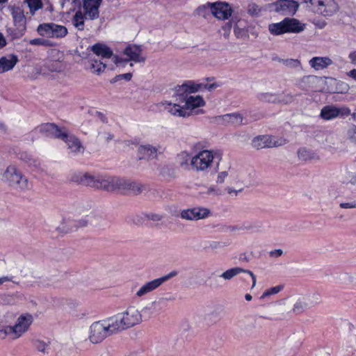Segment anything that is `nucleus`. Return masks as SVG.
Wrapping results in <instances>:
<instances>
[{"instance_id":"nucleus-1","label":"nucleus","mask_w":356,"mask_h":356,"mask_svg":"<svg viewBox=\"0 0 356 356\" xmlns=\"http://www.w3.org/2000/svg\"><path fill=\"white\" fill-rule=\"evenodd\" d=\"M2 181L9 187L24 191L31 189V184L29 179L15 164L8 165L3 173Z\"/></svg>"},{"instance_id":"nucleus-2","label":"nucleus","mask_w":356,"mask_h":356,"mask_svg":"<svg viewBox=\"0 0 356 356\" xmlns=\"http://www.w3.org/2000/svg\"><path fill=\"white\" fill-rule=\"evenodd\" d=\"M291 312L295 315H300L321 302V295L317 292L297 294L291 297Z\"/></svg>"},{"instance_id":"nucleus-3","label":"nucleus","mask_w":356,"mask_h":356,"mask_svg":"<svg viewBox=\"0 0 356 356\" xmlns=\"http://www.w3.org/2000/svg\"><path fill=\"white\" fill-rule=\"evenodd\" d=\"M102 220V217L92 212H88L85 218L74 215L73 217L63 218L62 227L63 232H69L76 230L78 228L86 227L89 223L92 225L99 224Z\"/></svg>"},{"instance_id":"nucleus-4","label":"nucleus","mask_w":356,"mask_h":356,"mask_svg":"<svg viewBox=\"0 0 356 356\" xmlns=\"http://www.w3.org/2000/svg\"><path fill=\"white\" fill-rule=\"evenodd\" d=\"M306 29V24L296 18L286 17L278 23L270 24L268 30L272 35H278L284 33H300Z\"/></svg>"},{"instance_id":"nucleus-5","label":"nucleus","mask_w":356,"mask_h":356,"mask_svg":"<svg viewBox=\"0 0 356 356\" xmlns=\"http://www.w3.org/2000/svg\"><path fill=\"white\" fill-rule=\"evenodd\" d=\"M8 8L13 18L14 28H8L7 31L13 38H19L26 30V18L24 10L17 6H9Z\"/></svg>"},{"instance_id":"nucleus-6","label":"nucleus","mask_w":356,"mask_h":356,"mask_svg":"<svg viewBox=\"0 0 356 356\" xmlns=\"http://www.w3.org/2000/svg\"><path fill=\"white\" fill-rule=\"evenodd\" d=\"M123 53L128 58H122L118 56L113 57V62L117 67H124L126 64L129 63V61H134L135 63L145 62V58L141 56L142 49L138 46L129 45L124 49Z\"/></svg>"},{"instance_id":"nucleus-7","label":"nucleus","mask_w":356,"mask_h":356,"mask_svg":"<svg viewBox=\"0 0 356 356\" xmlns=\"http://www.w3.org/2000/svg\"><path fill=\"white\" fill-rule=\"evenodd\" d=\"M213 159L212 151L202 150L191 159V165L197 172H204L211 168Z\"/></svg>"},{"instance_id":"nucleus-8","label":"nucleus","mask_w":356,"mask_h":356,"mask_svg":"<svg viewBox=\"0 0 356 356\" xmlns=\"http://www.w3.org/2000/svg\"><path fill=\"white\" fill-rule=\"evenodd\" d=\"M38 34L42 37L52 38H63L67 34V29L63 25L53 22L43 23L37 28Z\"/></svg>"},{"instance_id":"nucleus-9","label":"nucleus","mask_w":356,"mask_h":356,"mask_svg":"<svg viewBox=\"0 0 356 356\" xmlns=\"http://www.w3.org/2000/svg\"><path fill=\"white\" fill-rule=\"evenodd\" d=\"M286 143V139L282 138H275L270 135L257 136L252 141V147L257 149L280 147Z\"/></svg>"},{"instance_id":"nucleus-10","label":"nucleus","mask_w":356,"mask_h":356,"mask_svg":"<svg viewBox=\"0 0 356 356\" xmlns=\"http://www.w3.org/2000/svg\"><path fill=\"white\" fill-rule=\"evenodd\" d=\"M109 336L104 320L96 321L90 325L89 339L92 343H100Z\"/></svg>"},{"instance_id":"nucleus-11","label":"nucleus","mask_w":356,"mask_h":356,"mask_svg":"<svg viewBox=\"0 0 356 356\" xmlns=\"http://www.w3.org/2000/svg\"><path fill=\"white\" fill-rule=\"evenodd\" d=\"M177 271L173 270L161 277L155 279L143 284L136 292V295L138 297H142L161 286L165 282L169 280L170 278L177 276Z\"/></svg>"},{"instance_id":"nucleus-12","label":"nucleus","mask_w":356,"mask_h":356,"mask_svg":"<svg viewBox=\"0 0 356 356\" xmlns=\"http://www.w3.org/2000/svg\"><path fill=\"white\" fill-rule=\"evenodd\" d=\"M209 209L202 207H196L180 211L179 216L181 219L193 221L204 219L211 216Z\"/></svg>"},{"instance_id":"nucleus-13","label":"nucleus","mask_w":356,"mask_h":356,"mask_svg":"<svg viewBox=\"0 0 356 356\" xmlns=\"http://www.w3.org/2000/svg\"><path fill=\"white\" fill-rule=\"evenodd\" d=\"M202 85L195 84L193 81H188L181 86H177L175 89V96L179 102H185L191 94L197 92Z\"/></svg>"},{"instance_id":"nucleus-14","label":"nucleus","mask_w":356,"mask_h":356,"mask_svg":"<svg viewBox=\"0 0 356 356\" xmlns=\"http://www.w3.org/2000/svg\"><path fill=\"white\" fill-rule=\"evenodd\" d=\"M118 314L125 330L138 324L142 321L140 312L133 307H129L126 312Z\"/></svg>"},{"instance_id":"nucleus-15","label":"nucleus","mask_w":356,"mask_h":356,"mask_svg":"<svg viewBox=\"0 0 356 356\" xmlns=\"http://www.w3.org/2000/svg\"><path fill=\"white\" fill-rule=\"evenodd\" d=\"M350 110L347 107H337L335 106H325L321 111L320 116L325 120H330L337 117L348 116Z\"/></svg>"},{"instance_id":"nucleus-16","label":"nucleus","mask_w":356,"mask_h":356,"mask_svg":"<svg viewBox=\"0 0 356 356\" xmlns=\"http://www.w3.org/2000/svg\"><path fill=\"white\" fill-rule=\"evenodd\" d=\"M39 131L48 137L64 139L67 136V129L59 127L54 123H45L39 127Z\"/></svg>"},{"instance_id":"nucleus-17","label":"nucleus","mask_w":356,"mask_h":356,"mask_svg":"<svg viewBox=\"0 0 356 356\" xmlns=\"http://www.w3.org/2000/svg\"><path fill=\"white\" fill-rule=\"evenodd\" d=\"M82 5L79 8L86 15L89 17L90 20H95L99 17V6L102 0H81Z\"/></svg>"},{"instance_id":"nucleus-18","label":"nucleus","mask_w":356,"mask_h":356,"mask_svg":"<svg viewBox=\"0 0 356 356\" xmlns=\"http://www.w3.org/2000/svg\"><path fill=\"white\" fill-rule=\"evenodd\" d=\"M33 321V317L29 313L22 314L17 318L13 327L18 339L29 330Z\"/></svg>"},{"instance_id":"nucleus-19","label":"nucleus","mask_w":356,"mask_h":356,"mask_svg":"<svg viewBox=\"0 0 356 356\" xmlns=\"http://www.w3.org/2000/svg\"><path fill=\"white\" fill-rule=\"evenodd\" d=\"M210 6L211 13L218 19H227L232 15V8L227 3L216 1L211 3Z\"/></svg>"},{"instance_id":"nucleus-20","label":"nucleus","mask_w":356,"mask_h":356,"mask_svg":"<svg viewBox=\"0 0 356 356\" xmlns=\"http://www.w3.org/2000/svg\"><path fill=\"white\" fill-rule=\"evenodd\" d=\"M123 178L102 176L99 188L106 191H121Z\"/></svg>"},{"instance_id":"nucleus-21","label":"nucleus","mask_w":356,"mask_h":356,"mask_svg":"<svg viewBox=\"0 0 356 356\" xmlns=\"http://www.w3.org/2000/svg\"><path fill=\"white\" fill-rule=\"evenodd\" d=\"M101 177H95L89 173H79L73 175L72 180L84 186L99 188Z\"/></svg>"},{"instance_id":"nucleus-22","label":"nucleus","mask_w":356,"mask_h":356,"mask_svg":"<svg viewBox=\"0 0 356 356\" xmlns=\"http://www.w3.org/2000/svg\"><path fill=\"white\" fill-rule=\"evenodd\" d=\"M215 119L216 122L222 124L241 125L243 124V118L238 113H233L217 116Z\"/></svg>"},{"instance_id":"nucleus-23","label":"nucleus","mask_w":356,"mask_h":356,"mask_svg":"<svg viewBox=\"0 0 356 356\" xmlns=\"http://www.w3.org/2000/svg\"><path fill=\"white\" fill-rule=\"evenodd\" d=\"M299 4L296 1L291 0H281L276 5V10L277 12H282L285 15H293L298 8Z\"/></svg>"},{"instance_id":"nucleus-24","label":"nucleus","mask_w":356,"mask_h":356,"mask_svg":"<svg viewBox=\"0 0 356 356\" xmlns=\"http://www.w3.org/2000/svg\"><path fill=\"white\" fill-rule=\"evenodd\" d=\"M104 322L110 336L125 330L119 314L105 319Z\"/></svg>"},{"instance_id":"nucleus-25","label":"nucleus","mask_w":356,"mask_h":356,"mask_svg":"<svg viewBox=\"0 0 356 356\" xmlns=\"http://www.w3.org/2000/svg\"><path fill=\"white\" fill-rule=\"evenodd\" d=\"M241 273H247L248 274L250 275V276L251 277V278L252 280V288H254L256 284V277L253 274V273L249 270H245L240 267H234V268H229V269L227 270L226 271L222 273L220 275V277L225 280H230L234 277H235L236 275H238Z\"/></svg>"},{"instance_id":"nucleus-26","label":"nucleus","mask_w":356,"mask_h":356,"mask_svg":"<svg viewBox=\"0 0 356 356\" xmlns=\"http://www.w3.org/2000/svg\"><path fill=\"white\" fill-rule=\"evenodd\" d=\"M65 141L67 145L68 149L74 154L83 153L84 147L82 145L81 141L74 135L69 134L68 130L67 129V136L64 139H61Z\"/></svg>"},{"instance_id":"nucleus-27","label":"nucleus","mask_w":356,"mask_h":356,"mask_svg":"<svg viewBox=\"0 0 356 356\" xmlns=\"http://www.w3.org/2000/svg\"><path fill=\"white\" fill-rule=\"evenodd\" d=\"M144 186L140 183L123 178L121 192L138 195L143 192Z\"/></svg>"},{"instance_id":"nucleus-28","label":"nucleus","mask_w":356,"mask_h":356,"mask_svg":"<svg viewBox=\"0 0 356 356\" xmlns=\"http://www.w3.org/2000/svg\"><path fill=\"white\" fill-rule=\"evenodd\" d=\"M338 10V6L334 0L319 1L318 10L325 16H330Z\"/></svg>"},{"instance_id":"nucleus-29","label":"nucleus","mask_w":356,"mask_h":356,"mask_svg":"<svg viewBox=\"0 0 356 356\" xmlns=\"http://www.w3.org/2000/svg\"><path fill=\"white\" fill-rule=\"evenodd\" d=\"M17 157L21 161L27 164L29 167L33 168L34 170L42 171L40 161L27 152H21L18 153Z\"/></svg>"},{"instance_id":"nucleus-30","label":"nucleus","mask_w":356,"mask_h":356,"mask_svg":"<svg viewBox=\"0 0 356 356\" xmlns=\"http://www.w3.org/2000/svg\"><path fill=\"white\" fill-rule=\"evenodd\" d=\"M310 66L315 70H320L327 68L331 65L333 62L329 57H314L309 61Z\"/></svg>"},{"instance_id":"nucleus-31","label":"nucleus","mask_w":356,"mask_h":356,"mask_svg":"<svg viewBox=\"0 0 356 356\" xmlns=\"http://www.w3.org/2000/svg\"><path fill=\"white\" fill-rule=\"evenodd\" d=\"M184 108L187 111L190 112V115L192 114V111L199 107L204 106L205 102L200 95L189 96L188 99L184 102Z\"/></svg>"},{"instance_id":"nucleus-32","label":"nucleus","mask_w":356,"mask_h":356,"mask_svg":"<svg viewBox=\"0 0 356 356\" xmlns=\"http://www.w3.org/2000/svg\"><path fill=\"white\" fill-rule=\"evenodd\" d=\"M91 49L95 54L101 56L102 59L111 58L113 59V57L115 56L113 55L111 48L104 44H95L92 47Z\"/></svg>"},{"instance_id":"nucleus-33","label":"nucleus","mask_w":356,"mask_h":356,"mask_svg":"<svg viewBox=\"0 0 356 356\" xmlns=\"http://www.w3.org/2000/svg\"><path fill=\"white\" fill-rule=\"evenodd\" d=\"M17 62L18 58L15 55H10L8 57H1L0 58V74L12 70Z\"/></svg>"},{"instance_id":"nucleus-34","label":"nucleus","mask_w":356,"mask_h":356,"mask_svg":"<svg viewBox=\"0 0 356 356\" xmlns=\"http://www.w3.org/2000/svg\"><path fill=\"white\" fill-rule=\"evenodd\" d=\"M8 321L1 319L0 321V338L4 339L6 337L15 340L18 339L13 325H7Z\"/></svg>"},{"instance_id":"nucleus-35","label":"nucleus","mask_w":356,"mask_h":356,"mask_svg":"<svg viewBox=\"0 0 356 356\" xmlns=\"http://www.w3.org/2000/svg\"><path fill=\"white\" fill-rule=\"evenodd\" d=\"M343 182L356 185V161L346 166L343 172Z\"/></svg>"},{"instance_id":"nucleus-36","label":"nucleus","mask_w":356,"mask_h":356,"mask_svg":"<svg viewBox=\"0 0 356 356\" xmlns=\"http://www.w3.org/2000/svg\"><path fill=\"white\" fill-rule=\"evenodd\" d=\"M89 19V17L81 10H78L72 19L73 26L79 31H83L85 28V20Z\"/></svg>"},{"instance_id":"nucleus-37","label":"nucleus","mask_w":356,"mask_h":356,"mask_svg":"<svg viewBox=\"0 0 356 356\" xmlns=\"http://www.w3.org/2000/svg\"><path fill=\"white\" fill-rule=\"evenodd\" d=\"M138 152L142 155L140 159H153L156 157L157 149L150 145H140L138 147Z\"/></svg>"},{"instance_id":"nucleus-38","label":"nucleus","mask_w":356,"mask_h":356,"mask_svg":"<svg viewBox=\"0 0 356 356\" xmlns=\"http://www.w3.org/2000/svg\"><path fill=\"white\" fill-rule=\"evenodd\" d=\"M106 63L97 59H90L87 68L93 74H100L106 68Z\"/></svg>"},{"instance_id":"nucleus-39","label":"nucleus","mask_w":356,"mask_h":356,"mask_svg":"<svg viewBox=\"0 0 356 356\" xmlns=\"http://www.w3.org/2000/svg\"><path fill=\"white\" fill-rule=\"evenodd\" d=\"M165 109H167L169 113L174 115H177L179 117H186L190 115V112L186 110L184 106H180L177 104H172L169 103L168 106L165 107Z\"/></svg>"},{"instance_id":"nucleus-40","label":"nucleus","mask_w":356,"mask_h":356,"mask_svg":"<svg viewBox=\"0 0 356 356\" xmlns=\"http://www.w3.org/2000/svg\"><path fill=\"white\" fill-rule=\"evenodd\" d=\"M257 99L262 102L277 104L278 94L265 92L257 95Z\"/></svg>"},{"instance_id":"nucleus-41","label":"nucleus","mask_w":356,"mask_h":356,"mask_svg":"<svg viewBox=\"0 0 356 356\" xmlns=\"http://www.w3.org/2000/svg\"><path fill=\"white\" fill-rule=\"evenodd\" d=\"M24 3L28 5L29 13L33 16L35 12L42 8V2L41 0H24Z\"/></svg>"},{"instance_id":"nucleus-42","label":"nucleus","mask_w":356,"mask_h":356,"mask_svg":"<svg viewBox=\"0 0 356 356\" xmlns=\"http://www.w3.org/2000/svg\"><path fill=\"white\" fill-rule=\"evenodd\" d=\"M299 159L307 161L314 159L316 156V154L311 150L306 148H300L298 152Z\"/></svg>"},{"instance_id":"nucleus-43","label":"nucleus","mask_w":356,"mask_h":356,"mask_svg":"<svg viewBox=\"0 0 356 356\" xmlns=\"http://www.w3.org/2000/svg\"><path fill=\"white\" fill-rule=\"evenodd\" d=\"M247 11L251 16H258L261 12V8L254 2L248 3Z\"/></svg>"},{"instance_id":"nucleus-44","label":"nucleus","mask_w":356,"mask_h":356,"mask_svg":"<svg viewBox=\"0 0 356 356\" xmlns=\"http://www.w3.org/2000/svg\"><path fill=\"white\" fill-rule=\"evenodd\" d=\"M211 3H207L204 5L199 6L197 10V14L200 16H202L204 17H206V16L209 13V11H211Z\"/></svg>"},{"instance_id":"nucleus-45","label":"nucleus","mask_w":356,"mask_h":356,"mask_svg":"<svg viewBox=\"0 0 356 356\" xmlns=\"http://www.w3.org/2000/svg\"><path fill=\"white\" fill-rule=\"evenodd\" d=\"M3 303L6 305H13L17 299V294H4L0 297Z\"/></svg>"},{"instance_id":"nucleus-46","label":"nucleus","mask_w":356,"mask_h":356,"mask_svg":"<svg viewBox=\"0 0 356 356\" xmlns=\"http://www.w3.org/2000/svg\"><path fill=\"white\" fill-rule=\"evenodd\" d=\"M278 102L277 104H290L291 103L294 97L293 95L291 94H278Z\"/></svg>"},{"instance_id":"nucleus-47","label":"nucleus","mask_w":356,"mask_h":356,"mask_svg":"<svg viewBox=\"0 0 356 356\" xmlns=\"http://www.w3.org/2000/svg\"><path fill=\"white\" fill-rule=\"evenodd\" d=\"M282 288H283V286L281 285L271 287V288L266 290L263 293V294L261 296V298H264L270 295L277 294L282 289Z\"/></svg>"},{"instance_id":"nucleus-48","label":"nucleus","mask_w":356,"mask_h":356,"mask_svg":"<svg viewBox=\"0 0 356 356\" xmlns=\"http://www.w3.org/2000/svg\"><path fill=\"white\" fill-rule=\"evenodd\" d=\"M202 194L206 195H220L221 191L215 186H211L207 188L205 191L202 192Z\"/></svg>"},{"instance_id":"nucleus-49","label":"nucleus","mask_w":356,"mask_h":356,"mask_svg":"<svg viewBox=\"0 0 356 356\" xmlns=\"http://www.w3.org/2000/svg\"><path fill=\"white\" fill-rule=\"evenodd\" d=\"M132 76H133L132 73H131V72L119 74V75L115 76L113 79H112L110 81V82H111V83H115L117 81L122 80V79H124L127 81H130L132 78Z\"/></svg>"},{"instance_id":"nucleus-50","label":"nucleus","mask_w":356,"mask_h":356,"mask_svg":"<svg viewBox=\"0 0 356 356\" xmlns=\"http://www.w3.org/2000/svg\"><path fill=\"white\" fill-rule=\"evenodd\" d=\"M144 216L145 218L152 220L154 222H159L163 220V216L159 214V213H149L144 214Z\"/></svg>"},{"instance_id":"nucleus-51","label":"nucleus","mask_w":356,"mask_h":356,"mask_svg":"<svg viewBox=\"0 0 356 356\" xmlns=\"http://www.w3.org/2000/svg\"><path fill=\"white\" fill-rule=\"evenodd\" d=\"M234 34L238 38H243L247 36V31L241 28L238 24L234 26Z\"/></svg>"},{"instance_id":"nucleus-52","label":"nucleus","mask_w":356,"mask_h":356,"mask_svg":"<svg viewBox=\"0 0 356 356\" xmlns=\"http://www.w3.org/2000/svg\"><path fill=\"white\" fill-rule=\"evenodd\" d=\"M34 346L38 351L44 353L46 350V348L48 346V344L42 341L36 340L34 341Z\"/></svg>"},{"instance_id":"nucleus-53","label":"nucleus","mask_w":356,"mask_h":356,"mask_svg":"<svg viewBox=\"0 0 356 356\" xmlns=\"http://www.w3.org/2000/svg\"><path fill=\"white\" fill-rule=\"evenodd\" d=\"M178 159L180 161V165L184 166L188 163L190 156L186 152H182L178 155Z\"/></svg>"},{"instance_id":"nucleus-54","label":"nucleus","mask_w":356,"mask_h":356,"mask_svg":"<svg viewBox=\"0 0 356 356\" xmlns=\"http://www.w3.org/2000/svg\"><path fill=\"white\" fill-rule=\"evenodd\" d=\"M229 170H222L221 172H219L216 178V183L217 184H222L226 177L228 176L229 174Z\"/></svg>"},{"instance_id":"nucleus-55","label":"nucleus","mask_w":356,"mask_h":356,"mask_svg":"<svg viewBox=\"0 0 356 356\" xmlns=\"http://www.w3.org/2000/svg\"><path fill=\"white\" fill-rule=\"evenodd\" d=\"M348 138L353 143H356V126L353 125L347 132Z\"/></svg>"},{"instance_id":"nucleus-56","label":"nucleus","mask_w":356,"mask_h":356,"mask_svg":"<svg viewBox=\"0 0 356 356\" xmlns=\"http://www.w3.org/2000/svg\"><path fill=\"white\" fill-rule=\"evenodd\" d=\"M232 22H227L222 27V30L224 31V33H223V36L225 38L227 39L229 36V34H230V31H231V29H232Z\"/></svg>"},{"instance_id":"nucleus-57","label":"nucleus","mask_w":356,"mask_h":356,"mask_svg":"<svg viewBox=\"0 0 356 356\" xmlns=\"http://www.w3.org/2000/svg\"><path fill=\"white\" fill-rule=\"evenodd\" d=\"M29 43L32 45L47 46L48 41L47 40H44L42 38H35V39L31 40Z\"/></svg>"},{"instance_id":"nucleus-58","label":"nucleus","mask_w":356,"mask_h":356,"mask_svg":"<svg viewBox=\"0 0 356 356\" xmlns=\"http://www.w3.org/2000/svg\"><path fill=\"white\" fill-rule=\"evenodd\" d=\"M288 341L290 343H295L297 348H299L302 343L301 339L295 334L290 336Z\"/></svg>"},{"instance_id":"nucleus-59","label":"nucleus","mask_w":356,"mask_h":356,"mask_svg":"<svg viewBox=\"0 0 356 356\" xmlns=\"http://www.w3.org/2000/svg\"><path fill=\"white\" fill-rule=\"evenodd\" d=\"M339 207L342 209H355L356 208V200L341 203Z\"/></svg>"},{"instance_id":"nucleus-60","label":"nucleus","mask_w":356,"mask_h":356,"mask_svg":"<svg viewBox=\"0 0 356 356\" xmlns=\"http://www.w3.org/2000/svg\"><path fill=\"white\" fill-rule=\"evenodd\" d=\"M254 226H253L252 224H250L248 226H245L244 227H238V226H232L229 227V229L231 231H235V230H241V229H248L250 230L252 228H254Z\"/></svg>"},{"instance_id":"nucleus-61","label":"nucleus","mask_w":356,"mask_h":356,"mask_svg":"<svg viewBox=\"0 0 356 356\" xmlns=\"http://www.w3.org/2000/svg\"><path fill=\"white\" fill-rule=\"evenodd\" d=\"M283 254V251L281 249H276L274 250H272L269 252V255L271 257H279L282 256Z\"/></svg>"},{"instance_id":"nucleus-62","label":"nucleus","mask_w":356,"mask_h":356,"mask_svg":"<svg viewBox=\"0 0 356 356\" xmlns=\"http://www.w3.org/2000/svg\"><path fill=\"white\" fill-rule=\"evenodd\" d=\"M133 222L136 225H141L144 222L143 217L142 216L137 215L134 217Z\"/></svg>"},{"instance_id":"nucleus-63","label":"nucleus","mask_w":356,"mask_h":356,"mask_svg":"<svg viewBox=\"0 0 356 356\" xmlns=\"http://www.w3.org/2000/svg\"><path fill=\"white\" fill-rule=\"evenodd\" d=\"M348 58L353 64L356 65V51L350 52L348 55Z\"/></svg>"},{"instance_id":"nucleus-64","label":"nucleus","mask_w":356,"mask_h":356,"mask_svg":"<svg viewBox=\"0 0 356 356\" xmlns=\"http://www.w3.org/2000/svg\"><path fill=\"white\" fill-rule=\"evenodd\" d=\"M6 45V40L3 35V34L0 32V49H2Z\"/></svg>"}]
</instances>
